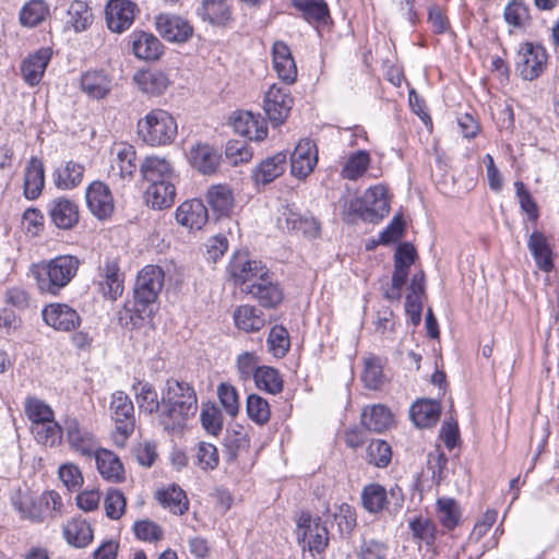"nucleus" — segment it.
Here are the masks:
<instances>
[{"mask_svg": "<svg viewBox=\"0 0 559 559\" xmlns=\"http://www.w3.org/2000/svg\"><path fill=\"white\" fill-rule=\"evenodd\" d=\"M198 411L194 388L185 381L168 379L162 390L159 424L166 430H179Z\"/></svg>", "mask_w": 559, "mask_h": 559, "instance_id": "obj_1", "label": "nucleus"}, {"mask_svg": "<svg viewBox=\"0 0 559 559\" xmlns=\"http://www.w3.org/2000/svg\"><path fill=\"white\" fill-rule=\"evenodd\" d=\"M390 210L386 189L377 185L368 188L360 198H354L345 204L344 214L348 218L359 217L365 222L378 223Z\"/></svg>", "mask_w": 559, "mask_h": 559, "instance_id": "obj_2", "label": "nucleus"}, {"mask_svg": "<svg viewBox=\"0 0 559 559\" xmlns=\"http://www.w3.org/2000/svg\"><path fill=\"white\" fill-rule=\"evenodd\" d=\"M138 134L151 146L171 143L177 135L174 117L163 109H153L138 122Z\"/></svg>", "mask_w": 559, "mask_h": 559, "instance_id": "obj_3", "label": "nucleus"}, {"mask_svg": "<svg viewBox=\"0 0 559 559\" xmlns=\"http://www.w3.org/2000/svg\"><path fill=\"white\" fill-rule=\"evenodd\" d=\"M296 534L299 545L312 556L323 552L328 547L329 532L320 518L311 519L310 515L302 514Z\"/></svg>", "mask_w": 559, "mask_h": 559, "instance_id": "obj_4", "label": "nucleus"}, {"mask_svg": "<svg viewBox=\"0 0 559 559\" xmlns=\"http://www.w3.org/2000/svg\"><path fill=\"white\" fill-rule=\"evenodd\" d=\"M63 432L70 449L85 459H93L100 449L93 432L83 426L75 417H67L64 419Z\"/></svg>", "mask_w": 559, "mask_h": 559, "instance_id": "obj_5", "label": "nucleus"}, {"mask_svg": "<svg viewBox=\"0 0 559 559\" xmlns=\"http://www.w3.org/2000/svg\"><path fill=\"white\" fill-rule=\"evenodd\" d=\"M547 52L540 45L525 43L521 45L516 56V70L527 81L537 79L545 70Z\"/></svg>", "mask_w": 559, "mask_h": 559, "instance_id": "obj_6", "label": "nucleus"}, {"mask_svg": "<svg viewBox=\"0 0 559 559\" xmlns=\"http://www.w3.org/2000/svg\"><path fill=\"white\" fill-rule=\"evenodd\" d=\"M80 260L74 255H59L50 261L33 264L31 273L35 280H73L80 267Z\"/></svg>", "mask_w": 559, "mask_h": 559, "instance_id": "obj_7", "label": "nucleus"}, {"mask_svg": "<svg viewBox=\"0 0 559 559\" xmlns=\"http://www.w3.org/2000/svg\"><path fill=\"white\" fill-rule=\"evenodd\" d=\"M293 102L288 88L277 84L269 87L264 96L263 109L273 126L284 123L292 110Z\"/></svg>", "mask_w": 559, "mask_h": 559, "instance_id": "obj_8", "label": "nucleus"}, {"mask_svg": "<svg viewBox=\"0 0 559 559\" xmlns=\"http://www.w3.org/2000/svg\"><path fill=\"white\" fill-rule=\"evenodd\" d=\"M111 166L109 177L123 182L132 180L136 169V151L128 143H115L110 150Z\"/></svg>", "mask_w": 559, "mask_h": 559, "instance_id": "obj_9", "label": "nucleus"}, {"mask_svg": "<svg viewBox=\"0 0 559 559\" xmlns=\"http://www.w3.org/2000/svg\"><path fill=\"white\" fill-rule=\"evenodd\" d=\"M86 205L98 219H108L115 211V201L109 187L100 181L91 182L85 191Z\"/></svg>", "mask_w": 559, "mask_h": 559, "instance_id": "obj_10", "label": "nucleus"}, {"mask_svg": "<svg viewBox=\"0 0 559 559\" xmlns=\"http://www.w3.org/2000/svg\"><path fill=\"white\" fill-rule=\"evenodd\" d=\"M44 322L59 332H72L80 328L82 319L78 311L66 304H49L41 310Z\"/></svg>", "mask_w": 559, "mask_h": 559, "instance_id": "obj_11", "label": "nucleus"}, {"mask_svg": "<svg viewBox=\"0 0 559 559\" xmlns=\"http://www.w3.org/2000/svg\"><path fill=\"white\" fill-rule=\"evenodd\" d=\"M110 409L116 423V433L124 440L134 430V407L130 397L121 392L112 394Z\"/></svg>", "mask_w": 559, "mask_h": 559, "instance_id": "obj_12", "label": "nucleus"}, {"mask_svg": "<svg viewBox=\"0 0 559 559\" xmlns=\"http://www.w3.org/2000/svg\"><path fill=\"white\" fill-rule=\"evenodd\" d=\"M139 170L142 178L150 185L164 183L166 180L170 182L178 181L173 164L167 158L157 155L146 156L141 162Z\"/></svg>", "mask_w": 559, "mask_h": 559, "instance_id": "obj_13", "label": "nucleus"}, {"mask_svg": "<svg viewBox=\"0 0 559 559\" xmlns=\"http://www.w3.org/2000/svg\"><path fill=\"white\" fill-rule=\"evenodd\" d=\"M227 271L231 280H265L267 267L261 261L252 260L247 252H236Z\"/></svg>", "mask_w": 559, "mask_h": 559, "instance_id": "obj_14", "label": "nucleus"}, {"mask_svg": "<svg viewBox=\"0 0 559 559\" xmlns=\"http://www.w3.org/2000/svg\"><path fill=\"white\" fill-rule=\"evenodd\" d=\"M273 69L277 78L287 85L297 81L298 70L289 46L283 40H276L272 46Z\"/></svg>", "mask_w": 559, "mask_h": 559, "instance_id": "obj_15", "label": "nucleus"}, {"mask_svg": "<svg viewBox=\"0 0 559 559\" xmlns=\"http://www.w3.org/2000/svg\"><path fill=\"white\" fill-rule=\"evenodd\" d=\"M318 162L317 147L308 139L300 140L290 158V173L298 179L308 177Z\"/></svg>", "mask_w": 559, "mask_h": 559, "instance_id": "obj_16", "label": "nucleus"}, {"mask_svg": "<svg viewBox=\"0 0 559 559\" xmlns=\"http://www.w3.org/2000/svg\"><path fill=\"white\" fill-rule=\"evenodd\" d=\"M155 25L159 35L168 41H186L193 33L188 21L177 15L162 13L156 16Z\"/></svg>", "mask_w": 559, "mask_h": 559, "instance_id": "obj_17", "label": "nucleus"}, {"mask_svg": "<svg viewBox=\"0 0 559 559\" xmlns=\"http://www.w3.org/2000/svg\"><path fill=\"white\" fill-rule=\"evenodd\" d=\"M136 4L131 0H110L106 7V21L108 28L122 33L133 23Z\"/></svg>", "mask_w": 559, "mask_h": 559, "instance_id": "obj_18", "label": "nucleus"}, {"mask_svg": "<svg viewBox=\"0 0 559 559\" xmlns=\"http://www.w3.org/2000/svg\"><path fill=\"white\" fill-rule=\"evenodd\" d=\"M240 290L252 295L264 308H274L283 300L277 282H239Z\"/></svg>", "mask_w": 559, "mask_h": 559, "instance_id": "obj_19", "label": "nucleus"}, {"mask_svg": "<svg viewBox=\"0 0 559 559\" xmlns=\"http://www.w3.org/2000/svg\"><path fill=\"white\" fill-rule=\"evenodd\" d=\"M176 221L189 229H201L207 222V209L201 200L192 199L181 203L176 210Z\"/></svg>", "mask_w": 559, "mask_h": 559, "instance_id": "obj_20", "label": "nucleus"}, {"mask_svg": "<svg viewBox=\"0 0 559 559\" xmlns=\"http://www.w3.org/2000/svg\"><path fill=\"white\" fill-rule=\"evenodd\" d=\"M48 212L51 222L60 229H71L79 222L78 205L67 198L50 201Z\"/></svg>", "mask_w": 559, "mask_h": 559, "instance_id": "obj_21", "label": "nucleus"}, {"mask_svg": "<svg viewBox=\"0 0 559 559\" xmlns=\"http://www.w3.org/2000/svg\"><path fill=\"white\" fill-rule=\"evenodd\" d=\"M50 59V48H40L29 55L21 64L23 80L31 86L37 85L41 81Z\"/></svg>", "mask_w": 559, "mask_h": 559, "instance_id": "obj_22", "label": "nucleus"}, {"mask_svg": "<svg viewBox=\"0 0 559 559\" xmlns=\"http://www.w3.org/2000/svg\"><path fill=\"white\" fill-rule=\"evenodd\" d=\"M81 90L92 99H103L112 90L111 78L103 70L86 71L81 76Z\"/></svg>", "mask_w": 559, "mask_h": 559, "instance_id": "obj_23", "label": "nucleus"}, {"mask_svg": "<svg viewBox=\"0 0 559 559\" xmlns=\"http://www.w3.org/2000/svg\"><path fill=\"white\" fill-rule=\"evenodd\" d=\"M189 160L201 174L212 175L218 169L221 154L210 144L198 143L190 148Z\"/></svg>", "mask_w": 559, "mask_h": 559, "instance_id": "obj_24", "label": "nucleus"}, {"mask_svg": "<svg viewBox=\"0 0 559 559\" xmlns=\"http://www.w3.org/2000/svg\"><path fill=\"white\" fill-rule=\"evenodd\" d=\"M134 399L140 413L146 415L156 414L159 421V413H162V399H158V393L154 385L148 381H136L132 385Z\"/></svg>", "mask_w": 559, "mask_h": 559, "instance_id": "obj_25", "label": "nucleus"}, {"mask_svg": "<svg viewBox=\"0 0 559 559\" xmlns=\"http://www.w3.org/2000/svg\"><path fill=\"white\" fill-rule=\"evenodd\" d=\"M93 457L104 479L111 483H121L124 479L123 465L112 451L100 448Z\"/></svg>", "mask_w": 559, "mask_h": 559, "instance_id": "obj_26", "label": "nucleus"}, {"mask_svg": "<svg viewBox=\"0 0 559 559\" xmlns=\"http://www.w3.org/2000/svg\"><path fill=\"white\" fill-rule=\"evenodd\" d=\"M287 156L285 153L275 155L262 160L253 170L252 179L255 185H267L280 177L286 169Z\"/></svg>", "mask_w": 559, "mask_h": 559, "instance_id": "obj_27", "label": "nucleus"}, {"mask_svg": "<svg viewBox=\"0 0 559 559\" xmlns=\"http://www.w3.org/2000/svg\"><path fill=\"white\" fill-rule=\"evenodd\" d=\"M234 130L250 140L262 141L267 135V128L260 124L259 120L250 111H237L231 117Z\"/></svg>", "mask_w": 559, "mask_h": 559, "instance_id": "obj_28", "label": "nucleus"}, {"mask_svg": "<svg viewBox=\"0 0 559 559\" xmlns=\"http://www.w3.org/2000/svg\"><path fill=\"white\" fill-rule=\"evenodd\" d=\"M163 282H135L133 287L134 307L140 314L151 316Z\"/></svg>", "mask_w": 559, "mask_h": 559, "instance_id": "obj_29", "label": "nucleus"}, {"mask_svg": "<svg viewBox=\"0 0 559 559\" xmlns=\"http://www.w3.org/2000/svg\"><path fill=\"white\" fill-rule=\"evenodd\" d=\"M45 186V168L41 159H29L24 174V195L28 200L37 199Z\"/></svg>", "mask_w": 559, "mask_h": 559, "instance_id": "obj_30", "label": "nucleus"}, {"mask_svg": "<svg viewBox=\"0 0 559 559\" xmlns=\"http://www.w3.org/2000/svg\"><path fill=\"white\" fill-rule=\"evenodd\" d=\"M133 81L142 93L150 96L160 95L169 85L167 75L158 70L138 71Z\"/></svg>", "mask_w": 559, "mask_h": 559, "instance_id": "obj_31", "label": "nucleus"}, {"mask_svg": "<svg viewBox=\"0 0 559 559\" xmlns=\"http://www.w3.org/2000/svg\"><path fill=\"white\" fill-rule=\"evenodd\" d=\"M292 4L309 24L322 26L331 20L329 7L323 0H293Z\"/></svg>", "mask_w": 559, "mask_h": 559, "instance_id": "obj_32", "label": "nucleus"}, {"mask_svg": "<svg viewBox=\"0 0 559 559\" xmlns=\"http://www.w3.org/2000/svg\"><path fill=\"white\" fill-rule=\"evenodd\" d=\"M13 504L23 518L32 522L40 523L50 518L47 511V502L44 501L41 495L38 497L20 496L13 501Z\"/></svg>", "mask_w": 559, "mask_h": 559, "instance_id": "obj_33", "label": "nucleus"}, {"mask_svg": "<svg viewBox=\"0 0 559 559\" xmlns=\"http://www.w3.org/2000/svg\"><path fill=\"white\" fill-rule=\"evenodd\" d=\"M361 424L367 430L380 433L393 425V415L384 405L367 406L361 413Z\"/></svg>", "mask_w": 559, "mask_h": 559, "instance_id": "obj_34", "label": "nucleus"}, {"mask_svg": "<svg viewBox=\"0 0 559 559\" xmlns=\"http://www.w3.org/2000/svg\"><path fill=\"white\" fill-rule=\"evenodd\" d=\"M85 168L82 164L69 160L55 169L52 180L61 190L76 188L83 180Z\"/></svg>", "mask_w": 559, "mask_h": 559, "instance_id": "obj_35", "label": "nucleus"}, {"mask_svg": "<svg viewBox=\"0 0 559 559\" xmlns=\"http://www.w3.org/2000/svg\"><path fill=\"white\" fill-rule=\"evenodd\" d=\"M233 318L236 328L246 333L258 332L265 324L263 312L254 306L242 305L237 307Z\"/></svg>", "mask_w": 559, "mask_h": 559, "instance_id": "obj_36", "label": "nucleus"}, {"mask_svg": "<svg viewBox=\"0 0 559 559\" xmlns=\"http://www.w3.org/2000/svg\"><path fill=\"white\" fill-rule=\"evenodd\" d=\"M176 198V182L150 185L145 191L146 203L154 210L170 207Z\"/></svg>", "mask_w": 559, "mask_h": 559, "instance_id": "obj_37", "label": "nucleus"}, {"mask_svg": "<svg viewBox=\"0 0 559 559\" xmlns=\"http://www.w3.org/2000/svg\"><path fill=\"white\" fill-rule=\"evenodd\" d=\"M440 412V404L437 401L420 400L411 406L409 416L417 427L426 428L438 421Z\"/></svg>", "mask_w": 559, "mask_h": 559, "instance_id": "obj_38", "label": "nucleus"}, {"mask_svg": "<svg viewBox=\"0 0 559 559\" xmlns=\"http://www.w3.org/2000/svg\"><path fill=\"white\" fill-rule=\"evenodd\" d=\"M408 527L413 539L419 546L425 545L432 548L438 537V530L433 521L425 516H415L408 522Z\"/></svg>", "mask_w": 559, "mask_h": 559, "instance_id": "obj_39", "label": "nucleus"}, {"mask_svg": "<svg viewBox=\"0 0 559 559\" xmlns=\"http://www.w3.org/2000/svg\"><path fill=\"white\" fill-rule=\"evenodd\" d=\"M134 55L143 60H156L163 53V45L153 34L139 33L134 35L132 43Z\"/></svg>", "mask_w": 559, "mask_h": 559, "instance_id": "obj_40", "label": "nucleus"}, {"mask_svg": "<svg viewBox=\"0 0 559 559\" xmlns=\"http://www.w3.org/2000/svg\"><path fill=\"white\" fill-rule=\"evenodd\" d=\"M198 15L213 25H225L230 20V10L226 0H202Z\"/></svg>", "mask_w": 559, "mask_h": 559, "instance_id": "obj_41", "label": "nucleus"}, {"mask_svg": "<svg viewBox=\"0 0 559 559\" xmlns=\"http://www.w3.org/2000/svg\"><path fill=\"white\" fill-rule=\"evenodd\" d=\"M156 499L174 514H183L189 507L186 492L177 485H170L156 492Z\"/></svg>", "mask_w": 559, "mask_h": 559, "instance_id": "obj_42", "label": "nucleus"}, {"mask_svg": "<svg viewBox=\"0 0 559 559\" xmlns=\"http://www.w3.org/2000/svg\"><path fill=\"white\" fill-rule=\"evenodd\" d=\"M527 247L533 254L537 265L549 271L552 267V252L545 236L539 231L531 234Z\"/></svg>", "mask_w": 559, "mask_h": 559, "instance_id": "obj_43", "label": "nucleus"}, {"mask_svg": "<svg viewBox=\"0 0 559 559\" xmlns=\"http://www.w3.org/2000/svg\"><path fill=\"white\" fill-rule=\"evenodd\" d=\"M66 540L75 547H85L93 539V531L85 520L69 521L63 527Z\"/></svg>", "mask_w": 559, "mask_h": 559, "instance_id": "obj_44", "label": "nucleus"}, {"mask_svg": "<svg viewBox=\"0 0 559 559\" xmlns=\"http://www.w3.org/2000/svg\"><path fill=\"white\" fill-rule=\"evenodd\" d=\"M388 502V492L383 486L369 484L362 488L361 503L367 512L377 514L384 509Z\"/></svg>", "mask_w": 559, "mask_h": 559, "instance_id": "obj_45", "label": "nucleus"}, {"mask_svg": "<svg viewBox=\"0 0 559 559\" xmlns=\"http://www.w3.org/2000/svg\"><path fill=\"white\" fill-rule=\"evenodd\" d=\"M370 162V154L367 151L352 153L342 167L341 176L347 180H357L366 174Z\"/></svg>", "mask_w": 559, "mask_h": 559, "instance_id": "obj_46", "label": "nucleus"}, {"mask_svg": "<svg viewBox=\"0 0 559 559\" xmlns=\"http://www.w3.org/2000/svg\"><path fill=\"white\" fill-rule=\"evenodd\" d=\"M425 296L424 282H411L405 300V311L414 325L419 324Z\"/></svg>", "mask_w": 559, "mask_h": 559, "instance_id": "obj_47", "label": "nucleus"}, {"mask_svg": "<svg viewBox=\"0 0 559 559\" xmlns=\"http://www.w3.org/2000/svg\"><path fill=\"white\" fill-rule=\"evenodd\" d=\"M437 515L441 525L448 530H454L461 519L459 504L452 498H439L437 500Z\"/></svg>", "mask_w": 559, "mask_h": 559, "instance_id": "obj_48", "label": "nucleus"}, {"mask_svg": "<svg viewBox=\"0 0 559 559\" xmlns=\"http://www.w3.org/2000/svg\"><path fill=\"white\" fill-rule=\"evenodd\" d=\"M211 209L219 215H226L233 206L230 189L224 185L212 186L206 194Z\"/></svg>", "mask_w": 559, "mask_h": 559, "instance_id": "obj_49", "label": "nucleus"}, {"mask_svg": "<svg viewBox=\"0 0 559 559\" xmlns=\"http://www.w3.org/2000/svg\"><path fill=\"white\" fill-rule=\"evenodd\" d=\"M253 380L258 389L267 393L277 394L283 390L284 382L282 376L278 370L273 367L261 366Z\"/></svg>", "mask_w": 559, "mask_h": 559, "instance_id": "obj_50", "label": "nucleus"}, {"mask_svg": "<svg viewBox=\"0 0 559 559\" xmlns=\"http://www.w3.org/2000/svg\"><path fill=\"white\" fill-rule=\"evenodd\" d=\"M49 13L44 0H31L20 11V22L23 26L35 27L41 23Z\"/></svg>", "mask_w": 559, "mask_h": 559, "instance_id": "obj_51", "label": "nucleus"}, {"mask_svg": "<svg viewBox=\"0 0 559 559\" xmlns=\"http://www.w3.org/2000/svg\"><path fill=\"white\" fill-rule=\"evenodd\" d=\"M93 21V13L85 1L74 0L68 9V21L75 32L85 31Z\"/></svg>", "mask_w": 559, "mask_h": 559, "instance_id": "obj_52", "label": "nucleus"}, {"mask_svg": "<svg viewBox=\"0 0 559 559\" xmlns=\"http://www.w3.org/2000/svg\"><path fill=\"white\" fill-rule=\"evenodd\" d=\"M32 432L37 440V442L44 444L53 447L58 444L61 440V435L63 432V426L60 427L55 419H50L32 425Z\"/></svg>", "mask_w": 559, "mask_h": 559, "instance_id": "obj_53", "label": "nucleus"}, {"mask_svg": "<svg viewBox=\"0 0 559 559\" xmlns=\"http://www.w3.org/2000/svg\"><path fill=\"white\" fill-rule=\"evenodd\" d=\"M417 254L413 245L405 242L399 246L395 255V272L392 280H407L408 267L415 262Z\"/></svg>", "mask_w": 559, "mask_h": 559, "instance_id": "obj_54", "label": "nucleus"}, {"mask_svg": "<svg viewBox=\"0 0 559 559\" xmlns=\"http://www.w3.org/2000/svg\"><path fill=\"white\" fill-rule=\"evenodd\" d=\"M361 380L366 388L371 390H377L383 384V367L379 357H369L365 360Z\"/></svg>", "mask_w": 559, "mask_h": 559, "instance_id": "obj_55", "label": "nucleus"}, {"mask_svg": "<svg viewBox=\"0 0 559 559\" xmlns=\"http://www.w3.org/2000/svg\"><path fill=\"white\" fill-rule=\"evenodd\" d=\"M260 358L254 352H243L236 358V370L238 378L246 382L255 378V373L260 370Z\"/></svg>", "mask_w": 559, "mask_h": 559, "instance_id": "obj_56", "label": "nucleus"}, {"mask_svg": "<svg viewBox=\"0 0 559 559\" xmlns=\"http://www.w3.org/2000/svg\"><path fill=\"white\" fill-rule=\"evenodd\" d=\"M266 343L269 350L274 357H284L290 346L287 330L283 325L273 326L269 333Z\"/></svg>", "mask_w": 559, "mask_h": 559, "instance_id": "obj_57", "label": "nucleus"}, {"mask_svg": "<svg viewBox=\"0 0 559 559\" xmlns=\"http://www.w3.org/2000/svg\"><path fill=\"white\" fill-rule=\"evenodd\" d=\"M132 531L139 540L145 543H157L164 537V530L148 519L134 522Z\"/></svg>", "mask_w": 559, "mask_h": 559, "instance_id": "obj_58", "label": "nucleus"}, {"mask_svg": "<svg viewBox=\"0 0 559 559\" xmlns=\"http://www.w3.org/2000/svg\"><path fill=\"white\" fill-rule=\"evenodd\" d=\"M25 414L32 425L44 423L53 418V412L48 404L37 397H27L25 401Z\"/></svg>", "mask_w": 559, "mask_h": 559, "instance_id": "obj_59", "label": "nucleus"}, {"mask_svg": "<svg viewBox=\"0 0 559 559\" xmlns=\"http://www.w3.org/2000/svg\"><path fill=\"white\" fill-rule=\"evenodd\" d=\"M368 461L377 467H386L392 459L391 447L388 442L372 440L367 448Z\"/></svg>", "mask_w": 559, "mask_h": 559, "instance_id": "obj_60", "label": "nucleus"}, {"mask_svg": "<svg viewBox=\"0 0 559 559\" xmlns=\"http://www.w3.org/2000/svg\"><path fill=\"white\" fill-rule=\"evenodd\" d=\"M247 414L258 425H264L271 416L270 406L263 397L251 394L247 399Z\"/></svg>", "mask_w": 559, "mask_h": 559, "instance_id": "obj_61", "label": "nucleus"}, {"mask_svg": "<svg viewBox=\"0 0 559 559\" xmlns=\"http://www.w3.org/2000/svg\"><path fill=\"white\" fill-rule=\"evenodd\" d=\"M504 20L514 27H525L530 21L528 8L522 0H512L504 9Z\"/></svg>", "mask_w": 559, "mask_h": 559, "instance_id": "obj_62", "label": "nucleus"}, {"mask_svg": "<svg viewBox=\"0 0 559 559\" xmlns=\"http://www.w3.org/2000/svg\"><path fill=\"white\" fill-rule=\"evenodd\" d=\"M333 518L342 535H349L356 527V511L347 503L336 506Z\"/></svg>", "mask_w": 559, "mask_h": 559, "instance_id": "obj_63", "label": "nucleus"}, {"mask_svg": "<svg viewBox=\"0 0 559 559\" xmlns=\"http://www.w3.org/2000/svg\"><path fill=\"white\" fill-rule=\"evenodd\" d=\"M219 462L218 451L212 443L201 441L195 450V464L203 471L214 469Z\"/></svg>", "mask_w": 559, "mask_h": 559, "instance_id": "obj_64", "label": "nucleus"}]
</instances>
